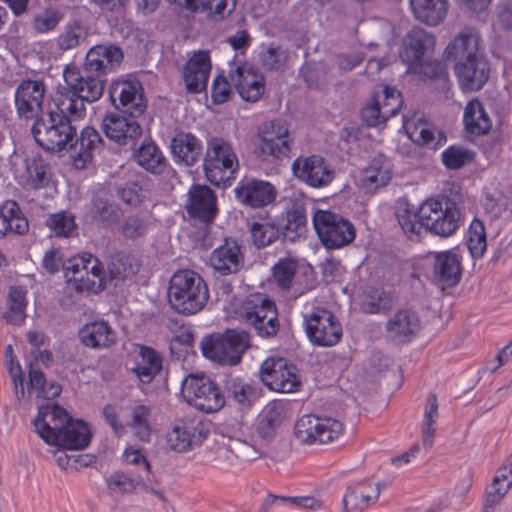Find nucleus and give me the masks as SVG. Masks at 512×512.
<instances>
[{"label": "nucleus", "mask_w": 512, "mask_h": 512, "mask_svg": "<svg viewBox=\"0 0 512 512\" xmlns=\"http://www.w3.org/2000/svg\"><path fill=\"white\" fill-rule=\"evenodd\" d=\"M397 220L403 233L411 240L418 239L423 229L441 237H450L460 228L462 213L450 198L431 197L418 209L408 204L399 205Z\"/></svg>", "instance_id": "f257e3e1"}, {"label": "nucleus", "mask_w": 512, "mask_h": 512, "mask_svg": "<svg viewBox=\"0 0 512 512\" xmlns=\"http://www.w3.org/2000/svg\"><path fill=\"white\" fill-rule=\"evenodd\" d=\"M448 58L456 60L455 73L464 91L482 89L489 78L487 60L479 53V36L473 30L461 32L447 46Z\"/></svg>", "instance_id": "f03ea898"}, {"label": "nucleus", "mask_w": 512, "mask_h": 512, "mask_svg": "<svg viewBox=\"0 0 512 512\" xmlns=\"http://www.w3.org/2000/svg\"><path fill=\"white\" fill-rule=\"evenodd\" d=\"M43 267L49 273L64 269L67 285L79 292H98L103 289L105 275L100 261L92 254L83 253L63 262L59 249L48 250L43 257Z\"/></svg>", "instance_id": "7ed1b4c3"}, {"label": "nucleus", "mask_w": 512, "mask_h": 512, "mask_svg": "<svg viewBox=\"0 0 512 512\" xmlns=\"http://www.w3.org/2000/svg\"><path fill=\"white\" fill-rule=\"evenodd\" d=\"M63 78L67 91L56 94V108L73 119H80L86 111L84 102H95L102 96L104 82L98 77L83 76L75 64L64 68Z\"/></svg>", "instance_id": "20e7f679"}, {"label": "nucleus", "mask_w": 512, "mask_h": 512, "mask_svg": "<svg viewBox=\"0 0 512 512\" xmlns=\"http://www.w3.org/2000/svg\"><path fill=\"white\" fill-rule=\"evenodd\" d=\"M168 303L177 313L193 315L201 311L209 299L203 278L190 269L176 271L168 286Z\"/></svg>", "instance_id": "39448f33"}, {"label": "nucleus", "mask_w": 512, "mask_h": 512, "mask_svg": "<svg viewBox=\"0 0 512 512\" xmlns=\"http://www.w3.org/2000/svg\"><path fill=\"white\" fill-rule=\"evenodd\" d=\"M435 45L434 37L422 28L414 27L404 37L399 52L407 70L423 78H443L446 73L443 65L430 60Z\"/></svg>", "instance_id": "423d86ee"}, {"label": "nucleus", "mask_w": 512, "mask_h": 512, "mask_svg": "<svg viewBox=\"0 0 512 512\" xmlns=\"http://www.w3.org/2000/svg\"><path fill=\"white\" fill-rule=\"evenodd\" d=\"M239 160L233 144L221 137H211L206 144L203 171L213 185L226 186L236 178Z\"/></svg>", "instance_id": "0eeeda50"}, {"label": "nucleus", "mask_w": 512, "mask_h": 512, "mask_svg": "<svg viewBox=\"0 0 512 512\" xmlns=\"http://www.w3.org/2000/svg\"><path fill=\"white\" fill-rule=\"evenodd\" d=\"M71 120L74 119L69 114L58 109L42 116L32 127L36 142L45 150L61 151L75 135Z\"/></svg>", "instance_id": "6e6552de"}, {"label": "nucleus", "mask_w": 512, "mask_h": 512, "mask_svg": "<svg viewBox=\"0 0 512 512\" xmlns=\"http://www.w3.org/2000/svg\"><path fill=\"white\" fill-rule=\"evenodd\" d=\"M312 222L320 241L328 249H340L355 239L354 225L330 210L316 209Z\"/></svg>", "instance_id": "1a4fd4ad"}, {"label": "nucleus", "mask_w": 512, "mask_h": 512, "mask_svg": "<svg viewBox=\"0 0 512 512\" xmlns=\"http://www.w3.org/2000/svg\"><path fill=\"white\" fill-rule=\"evenodd\" d=\"M103 415L113 432L123 436L129 428L132 434L142 442H148L152 433L151 408L141 402L132 404L128 409L126 422L119 419L118 409L111 404L103 407Z\"/></svg>", "instance_id": "9d476101"}, {"label": "nucleus", "mask_w": 512, "mask_h": 512, "mask_svg": "<svg viewBox=\"0 0 512 512\" xmlns=\"http://www.w3.org/2000/svg\"><path fill=\"white\" fill-rule=\"evenodd\" d=\"M248 344L247 333L230 330L223 335L204 338L201 342V350L204 357L213 362L234 365L240 361Z\"/></svg>", "instance_id": "9b49d317"}, {"label": "nucleus", "mask_w": 512, "mask_h": 512, "mask_svg": "<svg viewBox=\"0 0 512 512\" xmlns=\"http://www.w3.org/2000/svg\"><path fill=\"white\" fill-rule=\"evenodd\" d=\"M5 358L9 374L14 384L15 393L18 398H25L27 394L30 393H35L37 397L44 399H51L60 395L62 391L61 386L55 382L48 384L43 373L34 369L33 366L30 367L29 385L26 389L22 368L13 355V348L11 345L6 347Z\"/></svg>", "instance_id": "f8f14e48"}, {"label": "nucleus", "mask_w": 512, "mask_h": 512, "mask_svg": "<svg viewBox=\"0 0 512 512\" xmlns=\"http://www.w3.org/2000/svg\"><path fill=\"white\" fill-rule=\"evenodd\" d=\"M303 319L306 335L313 345L331 347L340 341L342 326L327 309L307 307L303 313Z\"/></svg>", "instance_id": "ddd939ff"}, {"label": "nucleus", "mask_w": 512, "mask_h": 512, "mask_svg": "<svg viewBox=\"0 0 512 512\" xmlns=\"http://www.w3.org/2000/svg\"><path fill=\"white\" fill-rule=\"evenodd\" d=\"M402 104L401 94L396 88L380 85L363 106L361 118L370 127L384 125L399 113Z\"/></svg>", "instance_id": "4468645a"}, {"label": "nucleus", "mask_w": 512, "mask_h": 512, "mask_svg": "<svg viewBox=\"0 0 512 512\" xmlns=\"http://www.w3.org/2000/svg\"><path fill=\"white\" fill-rule=\"evenodd\" d=\"M291 145L288 125L280 120H272L259 126L254 152L264 160L281 159L289 154Z\"/></svg>", "instance_id": "2eb2a0df"}, {"label": "nucleus", "mask_w": 512, "mask_h": 512, "mask_svg": "<svg viewBox=\"0 0 512 512\" xmlns=\"http://www.w3.org/2000/svg\"><path fill=\"white\" fill-rule=\"evenodd\" d=\"M183 398L195 408L213 413L225 404L224 395L210 378L204 374H190L182 382Z\"/></svg>", "instance_id": "dca6fc26"}, {"label": "nucleus", "mask_w": 512, "mask_h": 512, "mask_svg": "<svg viewBox=\"0 0 512 512\" xmlns=\"http://www.w3.org/2000/svg\"><path fill=\"white\" fill-rule=\"evenodd\" d=\"M262 383L272 391L295 393L301 387V377L294 364L282 357H268L260 366Z\"/></svg>", "instance_id": "f3484780"}, {"label": "nucleus", "mask_w": 512, "mask_h": 512, "mask_svg": "<svg viewBox=\"0 0 512 512\" xmlns=\"http://www.w3.org/2000/svg\"><path fill=\"white\" fill-rule=\"evenodd\" d=\"M243 321L254 327L261 337H270L278 331L277 312L273 302L263 294L248 297L241 308Z\"/></svg>", "instance_id": "a211bd4d"}, {"label": "nucleus", "mask_w": 512, "mask_h": 512, "mask_svg": "<svg viewBox=\"0 0 512 512\" xmlns=\"http://www.w3.org/2000/svg\"><path fill=\"white\" fill-rule=\"evenodd\" d=\"M344 432L343 424L334 418L304 415L295 425V435L306 444H326L337 440Z\"/></svg>", "instance_id": "6ab92c4d"}, {"label": "nucleus", "mask_w": 512, "mask_h": 512, "mask_svg": "<svg viewBox=\"0 0 512 512\" xmlns=\"http://www.w3.org/2000/svg\"><path fill=\"white\" fill-rule=\"evenodd\" d=\"M220 444L217 450V459L220 462L231 464L236 458L253 460L261 454V445L257 441H248L242 427H223L220 430Z\"/></svg>", "instance_id": "aec40b11"}, {"label": "nucleus", "mask_w": 512, "mask_h": 512, "mask_svg": "<svg viewBox=\"0 0 512 512\" xmlns=\"http://www.w3.org/2000/svg\"><path fill=\"white\" fill-rule=\"evenodd\" d=\"M207 433L203 424L195 418L177 420L166 434L167 447L178 453H185L200 446Z\"/></svg>", "instance_id": "412c9836"}, {"label": "nucleus", "mask_w": 512, "mask_h": 512, "mask_svg": "<svg viewBox=\"0 0 512 512\" xmlns=\"http://www.w3.org/2000/svg\"><path fill=\"white\" fill-rule=\"evenodd\" d=\"M291 169L297 179L313 188L329 185L335 176L332 167L319 155L298 156Z\"/></svg>", "instance_id": "4be33fe9"}, {"label": "nucleus", "mask_w": 512, "mask_h": 512, "mask_svg": "<svg viewBox=\"0 0 512 512\" xmlns=\"http://www.w3.org/2000/svg\"><path fill=\"white\" fill-rule=\"evenodd\" d=\"M109 96L115 108L132 116L142 114L146 108L142 86L135 79L113 80L109 87Z\"/></svg>", "instance_id": "5701e85b"}, {"label": "nucleus", "mask_w": 512, "mask_h": 512, "mask_svg": "<svg viewBox=\"0 0 512 512\" xmlns=\"http://www.w3.org/2000/svg\"><path fill=\"white\" fill-rule=\"evenodd\" d=\"M392 161L383 154L373 156L359 172L356 186L365 194L377 192L385 187L393 178Z\"/></svg>", "instance_id": "b1692460"}, {"label": "nucleus", "mask_w": 512, "mask_h": 512, "mask_svg": "<svg viewBox=\"0 0 512 512\" xmlns=\"http://www.w3.org/2000/svg\"><path fill=\"white\" fill-rule=\"evenodd\" d=\"M402 129L417 145L437 149L446 141L444 134L420 112H409L403 115Z\"/></svg>", "instance_id": "393cba45"}, {"label": "nucleus", "mask_w": 512, "mask_h": 512, "mask_svg": "<svg viewBox=\"0 0 512 512\" xmlns=\"http://www.w3.org/2000/svg\"><path fill=\"white\" fill-rule=\"evenodd\" d=\"M68 420L69 415L63 407L49 403L39 407L33 424L39 437L50 446L57 442V433Z\"/></svg>", "instance_id": "a878e982"}, {"label": "nucleus", "mask_w": 512, "mask_h": 512, "mask_svg": "<svg viewBox=\"0 0 512 512\" xmlns=\"http://www.w3.org/2000/svg\"><path fill=\"white\" fill-rule=\"evenodd\" d=\"M230 79L240 97L247 102H256L264 94V77L250 64L237 66L230 72Z\"/></svg>", "instance_id": "bb28decb"}, {"label": "nucleus", "mask_w": 512, "mask_h": 512, "mask_svg": "<svg viewBox=\"0 0 512 512\" xmlns=\"http://www.w3.org/2000/svg\"><path fill=\"white\" fill-rule=\"evenodd\" d=\"M381 484L374 479H366L347 487L343 495L345 512H363L374 505L380 496Z\"/></svg>", "instance_id": "cd10ccee"}, {"label": "nucleus", "mask_w": 512, "mask_h": 512, "mask_svg": "<svg viewBox=\"0 0 512 512\" xmlns=\"http://www.w3.org/2000/svg\"><path fill=\"white\" fill-rule=\"evenodd\" d=\"M234 193L238 202L252 208H262L272 203L277 195L270 182L256 179L239 182Z\"/></svg>", "instance_id": "c85d7f7f"}, {"label": "nucleus", "mask_w": 512, "mask_h": 512, "mask_svg": "<svg viewBox=\"0 0 512 512\" xmlns=\"http://www.w3.org/2000/svg\"><path fill=\"white\" fill-rule=\"evenodd\" d=\"M286 417L287 408L284 403L280 401L268 403L259 416L255 436L248 438V441L259 442L262 449L263 445L275 436Z\"/></svg>", "instance_id": "c756f323"}, {"label": "nucleus", "mask_w": 512, "mask_h": 512, "mask_svg": "<svg viewBox=\"0 0 512 512\" xmlns=\"http://www.w3.org/2000/svg\"><path fill=\"white\" fill-rule=\"evenodd\" d=\"M211 70L210 56L207 51H197L187 61L183 79L189 92L199 93L206 89Z\"/></svg>", "instance_id": "7c9ffc66"}, {"label": "nucleus", "mask_w": 512, "mask_h": 512, "mask_svg": "<svg viewBox=\"0 0 512 512\" xmlns=\"http://www.w3.org/2000/svg\"><path fill=\"white\" fill-rule=\"evenodd\" d=\"M122 60L123 52L119 47L111 44L95 45L86 53L84 68L88 72L107 74Z\"/></svg>", "instance_id": "2f4dec72"}, {"label": "nucleus", "mask_w": 512, "mask_h": 512, "mask_svg": "<svg viewBox=\"0 0 512 512\" xmlns=\"http://www.w3.org/2000/svg\"><path fill=\"white\" fill-rule=\"evenodd\" d=\"M433 261V276L446 286L456 285L461 278V258L456 250H445L430 254Z\"/></svg>", "instance_id": "473e14b6"}, {"label": "nucleus", "mask_w": 512, "mask_h": 512, "mask_svg": "<svg viewBox=\"0 0 512 512\" xmlns=\"http://www.w3.org/2000/svg\"><path fill=\"white\" fill-rule=\"evenodd\" d=\"M45 88L41 81H23L16 90L15 102L20 116L32 118L42 110Z\"/></svg>", "instance_id": "72a5a7b5"}, {"label": "nucleus", "mask_w": 512, "mask_h": 512, "mask_svg": "<svg viewBox=\"0 0 512 512\" xmlns=\"http://www.w3.org/2000/svg\"><path fill=\"white\" fill-rule=\"evenodd\" d=\"M91 438L92 431L88 423L69 417L68 422L57 433V442L51 443L50 446L68 450H82L89 445Z\"/></svg>", "instance_id": "f704fd0d"}, {"label": "nucleus", "mask_w": 512, "mask_h": 512, "mask_svg": "<svg viewBox=\"0 0 512 512\" xmlns=\"http://www.w3.org/2000/svg\"><path fill=\"white\" fill-rule=\"evenodd\" d=\"M187 212L202 221H212L217 213L216 196L207 186L195 185L188 192Z\"/></svg>", "instance_id": "c9c22d12"}, {"label": "nucleus", "mask_w": 512, "mask_h": 512, "mask_svg": "<svg viewBox=\"0 0 512 512\" xmlns=\"http://www.w3.org/2000/svg\"><path fill=\"white\" fill-rule=\"evenodd\" d=\"M419 330L420 319L414 311L409 309L397 311L386 322L388 338L399 343L410 341Z\"/></svg>", "instance_id": "e433bc0d"}, {"label": "nucleus", "mask_w": 512, "mask_h": 512, "mask_svg": "<svg viewBox=\"0 0 512 512\" xmlns=\"http://www.w3.org/2000/svg\"><path fill=\"white\" fill-rule=\"evenodd\" d=\"M132 357L129 369L141 383H150L161 370L160 356L149 347L135 346Z\"/></svg>", "instance_id": "4c0bfd02"}, {"label": "nucleus", "mask_w": 512, "mask_h": 512, "mask_svg": "<svg viewBox=\"0 0 512 512\" xmlns=\"http://www.w3.org/2000/svg\"><path fill=\"white\" fill-rule=\"evenodd\" d=\"M102 126L106 136L119 144H126L142 133L141 126L136 120L115 113L108 114L103 119Z\"/></svg>", "instance_id": "58836bf2"}, {"label": "nucleus", "mask_w": 512, "mask_h": 512, "mask_svg": "<svg viewBox=\"0 0 512 512\" xmlns=\"http://www.w3.org/2000/svg\"><path fill=\"white\" fill-rule=\"evenodd\" d=\"M18 181L29 188L45 187L51 179V169L46 161L36 154L28 155L24 167L18 171Z\"/></svg>", "instance_id": "ea45409f"}, {"label": "nucleus", "mask_w": 512, "mask_h": 512, "mask_svg": "<svg viewBox=\"0 0 512 512\" xmlns=\"http://www.w3.org/2000/svg\"><path fill=\"white\" fill-rule=\"evenodd\" d=\"M210 263L222 274L235 273L243 266V254L235 241L226 240L212 252Z\"/></svg>", "instance_id": "a19ab883"}, {"label": "nucleus", "mask_w": 512, "mask_h": 512, "mask_svg": "<svg viewBox=\"0 0 512 512\" xmlns=\"http://www.w3.org/2000/svg\"><path fill=\"white\" fill-rule=\"evenodd\" d=\"M79 339L89 348H108L116 342V333L105 321H93L79 330Z\"/></svg>", "instance_id": "79ce46f5"}, {"label": "nucleus", "mask_w": 512, "mask_h": 512, "mask_svg": "<svg viewBox=\"0 0 512 512\" xmlns=\"http://www.w3.org/2000/svg\"><path fill=\"white\" fill-rule=\"evenodd\" d=\"M409 4L415 18L430 26L441 23L448 10V0H409Z\"/></svg>", "instance_id": "37998d69"}, {"label": "nucleus", "mask_w": 512, "mask_h": 512, "mask_svg": "<svg viewBox=\"0 0 512 512\" xmlns=\"http://www.w3.org/2000/svg\"><path fill=\"white\" fill-rule=\"evenodd\" d=\"M171 151L176 161L191 166L197 162L202 151V144L194 135L180 133L172 139Z\"/></svg>", "instance_id": "c03bdc74"}, {"label": "nucleus", "mask_w": 512, "mask_h": 512, "mask_svg": "<svg viewBox=\"0 0 512 512\" xmlns=\"http://www.w3.org/2000/svg\"><path fill=\"white\" fill-rule=\"evenodd\" d=\"M463 123L467 133L482 135L489 132L492 121L483 105L476 99L468 102L464 109Z\"/></svg>", "instance_id": "a18cd8bd"}, {"label": "nucleus", "mask_w": 512, "mask_h": 512, "mask_svg": "<svg viewBox=\"0 0 512 512\" xmlns=\"http://www.w3.org/2000/svg\"><path fill=\"white\" fill-rule=\"evenodd\" d=\"M143 478L121 470L112 471L105 478L107 489L112 495L137 494Z\"/></svg>", "instance_id": "49530a36"}, {"label": "nucleus", "mask_w": 512, "mask_h": 512, "mask_svg": "<svg viewBox=\"0 0 512 512\" xmlns=\"http://www.w3.org/2000/svg\"><path fill=\"white\" fill-rule=\"evenodd\" d=\"M136 162L145 170L160 173L165 167V158L156 144L145 140L134 153Z\"/></svg>", "instance_id": "de8ad7c7"}, {"label": "nucleus", "mask_w": 512, "mask_h": 512, "mask_svg": "<svg viewBox=\"0 0 512 512\" xmlns=\"http://www.w3.org/2000/svg\"><path fill=\"white\" fill-rule=\"evenodd\" d=\"M89 34L88 27L79 21L67 22L61 29L56 43L60 50H71L83 43Z\"/></svg>", "instance_id": "09e8293b"}, {"label": "nucleus", "mask_w": 512, "mask_h": 512, "mask_svg": "<svg viewBox=\"0 0 512 512\" xmlns=\"http://www.w3.org/2000/svg\"><path fill=\"white\" fill-rule=\"evenodd\" d=\"M438 418L437 399L434 395H431L426 401L421 423V437L425 448L433 446Z\"/></svg>", "instance_id": "8fccbe9b"}, {"label": "nucleus", "mask_w": 512, "mask_h": 512, "mask_svg": "<svg viewBox=\"0 0 512 512\" xmlns=\"http://www.w3.org/2000/svg\"><path fill=\"white\" fill-rule=\"evenodd\" d=\"M466 244L473 258H481L487 249V235L483 222L475 218L466 232Z\"/></svg>", "instance_id": "3c124183"}, {"label": "nucleus", "mask_w": 512, "mask_h": 512, "mask_svg": "<svg viewBox=\"0 0 512 512\" xmlns=\"http://www.w3.org/2000/svg\"><path fill=\"white\" fill-rule=\"evenodd\" d=\"M484 207L492 220L506 222L512 219V200L504 194L487 196Z\"/></svg>", "instance_id": "603ef678"}, {"label": "nucleus", "mask_w": 512, "mask_h": 512, "mask_svg": "<svg viewBox=\"0 0 512 512\" xmlns=\"http://www.w3.org/2000/svg\"><path fill=\"white\" fill-rule=\"evenodd\" d=\"M253 242L258 247L273 243L279 236V228L270 218H261L251 224Z\"/></svg>", "instance_id": "864d4df0"}, {"label": "nucleus", "mask_w": 512, "mask_h": 512, "mask_svg": "<svg viewBox=\"0 0 512 512\" xmlns=\"http://www.w3.org/2000/svg\"><path fill=\"white\" fill-rule=\"evenodd\" d=\"M26 305V291L21 287H12L8 298V310L5 313L7 321L12 324H21L26 317Z\"/></svg>", "instance_id": "5fc2aeb1"}, {"label": "nucleus", "mask_w": 512, "mask_h": 512, "mask_svg": "<svg viewBox=\"0 0 512 512\" xmlns=\"http://www.w3.org/2000/svg\"><path fill=\"white\" fill-rule=\"evenodd\" d=\"M474 157L475 154L471 150L457 145L449 146L441 154L443 165L450 170L460 169L471 163Z\"/></svg>", "instance_id": "6e6d98bb"}, {"label": "nucleus", "mask_w": 512, "mask_h": 512, "mask_svg": "<svg viewBox=\"0 0 512 512\" xmlns=\"http://www.w3.org/2000/svg\"><path fill=\"white\" fill-rule=\"evenodd\" d=\"M137 494L141 496L145 509H156L166 505L164 491L158 486L152 485L149 479L143 478Z\"/></svg>", "instance_id": "4d7b16f0"}, {"label": "nucleus", "mask_w": 512, "mask_h": 512, "mask_svg": "<svg viewBox=\"0 0 512 512\" xmlns=\"http://www.w3.org/2000/svg\"><path fill=\"white\" fill-rule=\"evenodd\" d=\"M138 271V265L125 255H116L108 264V272L112 279H125L133 276Z\"/></svg>", "instance_id": "13d9d810"}, {"label": "nucleus", "mask_w": 512, "mask_h": 512, "mask_svg": "<svg viewBox=\"0 0 512 512\" xmlns=\"http://www.w3.org/2000/svg\"><path fill=\"white\" fill-rule=\"evenodd\" d=\"M48 227L57 235L62 237L71 236L75 229V218L67 212H59L50 216L47 221Z\"/></svg>", "instance_id": "bf43d9fd"}, {"label": "nucleus", "mask_w": 512, "mask_h": 512, "mask_svg": "<svg viewBox=\"0 0 512 512\" xmlns=\"http://www.w3.org/2000/svg\"><path fill=\"white\" fill-rule=\"evenodd\" d=\"M61 19L62 15L59 10L47 8L34 16L32 27L38 33H48L56 28Z\"/></svg>", "instance_id": "052dcab7"}, {"label": "nucleus", "mask_w": 512, "mask_h": 512, "mask_svg": "<svg viewBox=\"0 0 512 512\" xmlns=\"http://www.w3.org/2000/svg\"><path fill=\"white\" fill-rule=\"evenodd\" d=\"M510 489L511 486L506 483L499 481L496 483V481L492 479L485 491L483 503L484 512H491L499 505Z\"/></svg>", "instance_id": "680f3d73"}, {"label": "nucleus", "mask_w": 512, "mask_h": 512, "mask_svg": "<svg viewBox=\"0 0 512 512\" xmlns=\"http://www.w3.org/2000/svg\"><path fill=\"white\" fill-rule=\"evenodd\" d=\"M236 3L237 0H209V7L204 14L212 21L224 20L233 13Z\"/></svg>", "instance_id": "e2e57ef3"}, {"label": "nucleus", "mask_w": 512, "mask_h": 512, "mask_svg": "<svg viewBox=\"0 0 512 512\" xmlns=\"http://www.w3.org/2000/svg\"><path fill=\"white\" fill-rule=\"evenodd\" d=\"M121 460L124 465L133 466L147 473L150 472V464L144 451L134 445H129L124 449Z\"/></svg>", "instance_id": "0e129e2a"}, {"label": "nucleus", "mask_w": 512, "mask_h": 512, "mask_svg": "<svg viewBox=\"0 0 512 512\" xmlns=\"http://www.w3.org/2000/svg\"><path fill=\"white\" fill-rule=\"evenodd\" d=\"M228 391L231 397L243 406L250 405L255 398L253 388L249 384L238 379H234L229 382Z\"/></svg>", "instance_id": "69168bd1"}, {"label": "nucleus", "mask_w": 512, "mask_h": 512, "mask_svg": "<svg viewBox=\"0 0 512 512\" xmlns=\"http://www.w3.org/2000/svg\"><path fill=\"white\" fill-rule=\"evenodd\" d=\"M296 271V264L291 259H281L274 266L273 276L275 281L282 288H287Z\"/></svg>", "instance_id": "338daca9"}, {"label": "nucleus", "mask_w": 512, "mask_h": 512, "mask_svg": "<svg viewBox=\"0 0 512 512\" xmlns=\"http://www.w3.org/2000/svg\"><path fill=\"white\" fill-rule=\"evenodd\" d=\"M270 499L280 504H288L296 508H303L312 511H316L322 508L323 503L321 500L311 496H299V497H277L270 496Z\"/></svg>", "instance_id": "774afa93"}]
</instances>
